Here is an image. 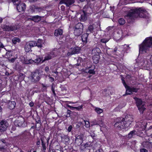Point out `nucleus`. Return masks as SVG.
<instances>
[{
  "instance_id": "obj_1",
  "label": "nucleus",
  "mask_w": 152,
  "mask_h": 152,
  "mask_svg": "<svg viewBox=\"0 0 152 152\" xmlns=\"http://www.w3.org/2000/svg\"><path fill=\"white\" fill-rule=\"evenodd\" d=\"M139 52L146 56L151 55L150 61L152 64V37H147L139 45Z\"/></svg>"
},
{
  "instance_id": "obj_2",
  "label": "nucleus",
  "mask_w": 152,
  "mask_h": 152,
  "mask_svg": "<svg viewBox=\"0 0 152 152\" xmlns=\"http://www.w3.org/2000/svg\"><path fill=\"white\" fill-rule=\"evenodd\" d=\"M133 121V118L130 115H127L124 118H120L116 119L114 126L119 130L126 129L131 125Z\"/></svg>"
},
{
  "instance_id": "obj_3",
  "label": "nucleus",
  "mask_w": 152,
  "mask_h": 152,
  "mask_svg": "<svg viewBox=\"0 0 152 152\" xmlns=\"http://www.w3.org/2000/svg\"><path fill=\"white\" fill-rule=\"evenodd\" d=\"M31 135L30 132L26 130L18 135L17 137V139H19L23 145H28L31 143Z\"/></svg>"
},
{
  "instance_id": "obj_4",
  "label": "nucleus",
  "mask_w": 152,
  "mask_h": 152,
  "mask_svg": "<svg viewBox=\"0 0 152 152\" xmlns=\"http://www.w3.org/2000/svg\"><path fill=\"white\" fill-rule=\"evenodd\" d=\"M139 11L137 9H136L131 10L128 12L127 15L125 16V18L127 19L128 23H132L135 18V15H137V13Z\"/></svg>"
},
{
  "instance_id": "obj_5",
  "label": "nucleus",
  "mask_w": 152,
  "mask_h": 152,
  "mask_svg": "<svg viewBox=\"0 0 152 152\" xmlns=\"http://www.w3.org/2000/svg\"><path fill=\"white\" fill-rule=\"evenodd\" d=\"M2 28L3 31L11 32L17 30L18 27L17 25H9L8 24L6 23L4 24L2 26Z\"/></svg>"
},
{
  "instance_id": "obj_6",
  "label": "nucleus",
  "mask_w": 152,
  "mask_h": 152,
  "mask_svg": "<svg viewBox=\"0 0 152 152\" xmlns=\"http://www.w3.org/2000/svg\"><path fill=\"white\" fill-rule=\"evenodd\" d=\"M83 30V24L81 23H78L75 26L74 34L76 36H79L82 34Z\"/></svg>"
},
{
  "instance_id": "obj_7",
  "label": "nucleus",
  "mask_w": 152,
  "mask_h": 152,
  "mask_svg": "<svg viewBox=\"0 0 152 152\" xmlns=\"http://www.w3.org/2000/svg\"><path fill=\"white\" fill-rule=\"evenodd\" d=\"M121 80H122V83L126 89V93L124 95V96L128 95H130L132 94V87H130V86L127 85L124 78H121Z\"/></svg>"
},
{
  "instance_id": "obj_8",
  "label": "nucleus",
  "mask_w": 152,
  "mask_h": 152,
  "mask_svg": "<svg viewBox=\"0 0 152 152\" xmlns=\"http://www.w3.org/2000/svg\"><path fill=\"white\" fill-rule=\"evenodd\" d=\"M35 44L36 43L34 42V41H30L27 42L25 47V51L27 52L31 51V48L35 46Z\"/></svg>"
},
{
  "instance_id": "obj_9",
  "label": "nucleus",
  "mask_w": 152,
  "mask_h": 152,
  "mask_svg": "<svg viewBox=\"0 0 152 152\" xmlns=\"http://www.w3.org/2000/svg\"><path fill=\"white\" fill-rule=\"evenodd\" d=\"M40 73L38 70H35L34 72H32L31 74L32 80L33 81L36 82L39 81L40 78Z\"/></svg>"
},
{
  "instance_id": "obj_10",
  "label": "nucleus",
  "mask_w": 152,
  "mask_h": 152,
  "mask_svg": "<svg viewBox=\"0 0 152 152\" xmlns=\"http://www.w3.org/2000/svg\"><path fill=\"white\" fill-rule=\"evenodd\" d=\"M49 139H48L47 140L45 137L41 138V145L42 148L41 151L42 152H46V145L48 146L49 144Z\"/></svg>"
},
{
  "instance_id": "obj_11",
  "label": "nucleus",
  "mask_w": 152,
  "mask_h": 152,
  "mask_svg": "<svg viewBox=\"0 0 152 152\" xmlns=\"http://www.w3.org/2000/svg\"><path fill=\"white\" fill-rule=\"evenodd\" d=\"M137 10L139 11L138 13H137V15L140 17L146 19L148 18V17L146 11L142 9L141 8H139L137 9Z\"/></svg>"
},
{
  "instance_id": "obj_12",
  "label": "nucleus",
  "mask_w": 152,
  "mask_h": 152,
  "mask_svg": "<svg viewBox=\"0 0 152 152\" xmlns=\"http://www.w3.org/2000/svg\"><path fill=\"white\" fill-rule=\"evenodd\" d=\"M8 126V123L6 121H1L0 122V131L3 132L5 131Z\"/></svg>"
},
{
  "instance_id": "obj_13",
  "label": "nucleus",
  "mask_w": 152,
  "mask_h": 152,
  "mask_svg": "<svg viewBox=\"0 0 152 152\" xmlns=\"http://www.w3.org/2000/svg\"><path fill=\"white\" fill-rule=\"evenodd\" d=\"M20 0L18 2H17V4H14L17 5V9L19 12H24L26 8V5L24 3H22L20 4Z\"/></svg>"
},
{
  "instance_id": "obj_14",
  "label": "nucleus",
  "mask_w": 152,
  "mask_h": 152,
  "mask_svg": "<svg viewBox=\"0 0 152 152\" xmlns=\"http://www.w3.org/2000/svg\"><path fill=\"white\" fill-rule=\"evenodd\" d=\"M83 135L80 134L75 136V144L77 145H80L82 144L83 142Z\"/></svg>"
},
{
  "instance_id": "obj_15",
  "label": "nucleus",
  "mask_w": 152,
  "mask_h": 152,
  "mask_svg": "<svg viewBox=\"0 0 152 152\" xmlns=\"http://www.w3.org/2000/svg\"><path fill=\"white\" fill-rule=\"evenodd\" d=\"M44 18L43 16L36 15L31 16V18H28V20L32 21L35 23H38L41 20L42 18Z\"/></svg>"
},
{
  "instance_id": "obj_16",
  "label": "nucleus",
  "mask_w": 152,
  "mask_h": 152,
  "mask_svg": "<svg viewBox=\"0 0 152 152\" xmlns=\"http://www.w3.org/2000/svg\"><path fill=\"white\" fill-rule=\"evenodd\" d=\"M55 56L54 53L52 52L46 53L45 54L44 59L42 61V62H43L46 61H48L51 59Z\"/></svg>"
},
{
  "instance_id": "obj_17",
  "label": "nucleus",
  "mask_w": 152,
  "mask_h": 152,
  "mask_svg": "<svg viewBox=\"0 0 152 152\" xmlns=\"http://www.w3.org/2000/svg\"><path fill=\"white\" fill-rule=\"evenodd\" d=\"M24 122V120L23 118L21 119L18 118L17 120H16L14 123L15 126H16L19 127H23L24 124L23 123Z\"/></svg>"
},
{
  "instance_id": "obj_18",
  "label": "nucleus",
  "mask_w": 152,
  "mask_h": 152,
  "mask_svg": "<svg viewBox=\"0 0 152 152\" xmlns=\"http://www.w3.org/2000/svg\"><path fill=\"white\" fill-rule=\"evenodd\" d=\"M75 0H61L59 2V4H64L66 6L69 7L73 4Z\"/></svg>"
},
{
  "instance_id": "obj_19",
  "label": "nucleus",
  "mask_w": 152,
  "mask_h": 152,
  "mask_svg": "<svg viewBox=\"0 0 152 152\" xmlns=\"http://www.w3.org/2000/svg\"><path fill=\"white\" fill-rule=\"evenodd\" d=\"M142 145L144 148L149 150L152 149V142L148 141H144L142 142Z\"/></svg>"
},
{
  "instance_id": "obj_20",
  "label": "nucleus",
  "mask_w": 152,
  "mask_h": 152,
  "mask_svg": "<svg viewBox=\"0 0 152 152\" xmlns=\"http://www.w3.org/2000/svg\"><path fill=\"white\" fill-rule=\"evenodd\" d=\"M32 12H39L43 10V8L41 7H39L38 6L33 5L30 8Z\"/></svg>"
},
{
  "instance_id": "obj_21",
  "label": "nucleus",
  "mask_w": 152,
  "mask_h": 152,
  "mask_svg": "<svg viewBox=\"0 0 152 152\" xmlns=\"http://www.w3.org/2000/svg\"><path fill=\"white\" fill-rule=\"evenodd\" d=\"M88 33H84L81 36V40L83 44L85 45L87 42V39L88 36Z\"/></svg>"
},
{
  "instance_id": "obj_22",
  "label": "nucleus",
  "mask_w": 152,
  "mask_h": 152,
  "mask_svg": "<svg viewBox=\"0 0 152 152\" xmlns=\"http://www.w3.org/2000/svg\"><path fill=\"white\" fill-rule=\"evenodd\" d=\"M91 7L88 5L85 6L83 8L82 12L83 13H85L86 14H91Z\"/></svg>"
},
{
  "instance_id": "obj_23",
  "label": "nucleus",
  "mask_w": 152,
  "mask_h": 152,
  "mask_svg": "<svg viewBox=\"0 0 152 152\" xmlns=\"http://www.w3.org/2000/svg\"><path fill=\"white\" fill-rule=\"evenodd\" d=\"M16 104V102L14 101H9L8 103V107L10 110L14 109Z\"/></svg>"
},
{
  "instance_id": "obj_24",
  "label": "nucleus",
  "mask_w": 152,
  "mask_h": 152,
  "mask_svg": "<svg viewBox=\"0 0 152 152\" xmlns=\"http://www.w3.org/2000/svg\"><path fill=\"white\" fill-rule=\"evenodd\" d=\"M73 53L74 54H78L80 53L81 48L78 46H75L73 48H71Z\"/></svg>"
},
{
  "instance_id": "obj_25",
  "label": "nucleus",
  "mask_w": 152,
  "mask_h": 152,
  "mask_svg": "<svg viewBox=\"0 0 152 152\" xmlns=\"http://www.w3.org/2000/svg\"><path fill=\"white\" fill-rule=\"evenodd\" d=\"M140 125V131H143L146 129L147 123L145 121H142L139 124Z\"/></svg>"
},
{
  "instance_id": "obj_26",
  "label": "nucleus",
  "mask_w": 152,
  "mask_h": 152,
  "mask_svg": "<svg viewBox=\"0 0 152 152\" xmlns=\"http://www.w3.org/2000/svg\"><path fill=\"white\" fill-rule=\"evenodd\" d=\"M100 58L99 55H94L92 57L93 62L95 64H97L98 63Z\"/></svg>"
},
{
  "instance_id": "obj_27",
  "label": "nucleus",
  "mask_w": 152,
  "mask_h": 152,
  "mask_svg": "<svg viewBox=\"0 0 152 152\" xmlns=\"http://www.w3.org/2000/svg\"><path fill=\"white\" fill-rule=\"evenodd\" d=\"M133 98L136 101L137 107L142 105V101L141 99L139 98L136 97H134Z\"/></svg>"
},
{
  "instance_id": "obj_28",
  "label": "nucleus",
  "mask_w": 152,
  "mask_h": 152,
  "mask_svg": "<svg viewBox=\"0 0 152 152\" xmlns=\"http://www.w3.org/2000/svg\"><path fill=\"white\" fill-rule=\"evenodd\" d=\"M63 31L62 29L58 28L55 31L54 34L55 36L57 37L62 35Z\"/></svg>"
},
{
  "instance_id": "obj_29",
  "label": "nucleus",
  "mask_w": 152,
  "mask_h": 152,
  "mask_svg": "<svg viewBox=\"0 0 152 152\" xmlns=\"http://www.w3.org/2000/svg\"><path fill=\"white\" fill-rule=\"evenodd\" d=\"M95 28L94 25H90L88 26L87 29L86 31L87 32L89 33V34L91 33H93L94 32Z\"/></svg>"
},
{
  "instance_id": "obj_30",
  "label": "nucleus",
  "mask_w": 152,
  "mask_h": 152,
  "mask_svg": "<svg viewBox=\"0 0 152 152\" xmlns=\"http://www.w3.org/2000/svg\"><path fill=\"white\" fill-rule=\"evenodd\" d=\"M14 53L12 51H11V50L10 51H8L6 54V57L8 59H9L10 58L14 57Z\"/></svg>"
},
{
  "instance_id": "obj_31",
  "label": "nucleus",
  "mask_w": 152,
  "mask_h": 152,
  "mask_svg": "<svg viewBox=\"0 0 152 152\" xmlns=\"http://www.w3.org/2000/svg\"><path fill=\"white\" fill-rule=\"evenodd\" d=\"M92 53L94 54V55H100V54L101 53V51L99 48H96L93 49Z\"/></svg>"
},
{
  "instance_id": "obj_32",
  "label": "nucleus",
  "mask_w": 152,
  "mask_h": 152,
  "mask_svg": "<svg viewBox=\"0 0 152 152\" xmlns=\"http://www.w3.org/2000/svg\"><path fill=\"white\" fill-rule=\"evenodd\" d=\"M87 19V14H86L85 13H83L82 12L81 14V16L80 17V20L81 21H86Z\"/></svg>"
},
{
  "instance_id": "obj_33",
  "label": "nucleus",
  "mask_w": 152,
  "mask_h": 152,
  "mask_svg": "<svg viewBox=\"0 0 152 152\" xmlns=\"http://www.w3.org/2000/svg\"><path fill=\"white\" fill-rule=\"evenodd\" d=\"M42 137H45L46 138V139L47 140H48V139H49V140H50V138L49 137L48 138H47L46 137L43 136V137H41L40 139L39 138H37V140L36 142V145H37V147H39L40 146V145L41 144V138H42Z\"/></svg>"
},
{
  "instance_id": "obj_34",
  "label": "nucleus",
  "mask_w": 152,
  "mask_h": 152,
  "mask_svg": "<svg viewBox=\"0 0 152 152\" xmlns=\"http://www.w3.org/2000/svg\"><path fill=\"white\" fill-rule=\"evenodd\" d=\"M91 143L90 142H86L84 144H83L81 145V148L82 150H85L88 149V147H90Z\"/></svg>"
},
{
  "instance_id": "obj_35",
  "label": "nucleus",
  "mask_w": 152,
  "mask_h": 152,
  "mask_svg": "<svg viewBox=\"0 0 152 152\" xmlns=\"http://www.w3.org/2000/svg\"><path fill=\"white\" fill-rule=\"evenodd\" d=\"M43 61V57H40L39 56H37V58L34 60V61L35 63L37 64H41L43 62L42 61Z\"/></svg>"
},
{
  "instance_id": "obj_36",
  "label": "nucleus",
  "mask_w": 152,
  "mask_h": 152,
  "mask_svg": "<svg viewBox=\"0 0 152 152\" xmlns=\"http://www.w3.org/2000/svg\"><path fill=\"white\" fill-rule=\"evenodd\" d=\"M34 42L36 43L35 46H37L38 48H41L42 47V40L40 39H39L37 40V42H36L34 41Z\"/></svg>"
},
{
  "instance_id": "obj_37",
  "label": "nucleus",
  "mask_w": 152,
  "mask_h": 152,
  "mask_svg": "<svg viewBox=\"0 0 152 152\" xmlns=\"http://www.w3.org/2000/svg\"><path fill=\"white\" fill-rule=\"evenodd\" d=\"M138 109L140 113V114H142L144 111L145 109V108L142 105L137 106Z\"/></svg>"
},
{
  "instance_id": "obj_38",
  "label": "nucleus",
  "mask_w": 152,
  "mask_h": 152,
  "mask_svg": "<svg viewBox=\"0 0 152 152\" xmlns=\"http://www.w3.org/2000/svg\"><path fill=\"white\" fill-rule=\"evenodd\" d=\"M20 40L19 38L18 37H14L12 39V42L14 44H16L17 42L19 43L20 42Z\"/></svg>"
},
{
  "instance_id": "obj_39",
  "label": "nucleus",
  "mask_w": 152,
  "mask_h": 152,
  "mask_svg": "<svg viewBox=\"0 0 152 152\" xmlns=\"http://www.w3.org/2000/svg\"><path fill=\"white\" fill-rule=\"evenodd\" d=\"M94 110L95 111L99 114H100L103 112L102 109L98 107H96Z\"/></svg>"
},
{
  "instance_id": "obj_40",
  "label": "nucleus",
  "mask_w": 152,
  "mask_h": 152,
  "mask_svg": "<svg viewBox=\"0 0 152 152\" xmlns=\"http://www.w3.org/2000/svg\"><path fill=\"white\" fill-rule=\"evenodd\" d=\"M118 22L120 25H123L126 22L124 19L121 18L118 19Z\"/></svg>"
},
{
  "instance_id": "obj_41",
  "label": "nucleus",
  "mask_w": 152,
  "mask_h": 152,
  "mask_svg": "<svg viewBox=\"0 0 152 152\" xmlns=\"http://www.w3.org/2000/svg\"><path fill=\"white\" fill-rule=\"evenodd\" d=\"M136 131L133 130L130 132L128 134V137L129 138H131L133 136L134 134H135Z\"/></svg>"
},
{
  "instance_id": "obj_42",
  "label": "nucleus",
  "mask_w": 152,
  "mask_h": 152,
  "mask_svg": "<svg viewBox=\"0 0 152 152\" xmlns=\"http://www.w3.org/2000/svg\"><path fill=\"white\" fill-rule=\"evenodd\" d=\"M55 86H53V84L51 86V90L52 92V94L55 97L56 96V94L55 92Z\"/></svg>"
},
{
  "instance_id": "obj_43",
  "label": "nucleus",
  "mask_w": 152,
  "mask_h": 152,
  "mask_svg": "<svg viewBox=\"0 0 152 152\" xmlns=\"http://www.w3.org/2000/svg\"><path fill=\"white\" fill-rule=\"evenodd\" d=\"M36 124H37L41 123V119L39 116L37 115L35 119Z\"/></svg>"
},
{
  "instance_id": "obj_44",
  "label": "nucleus",
  "mask_w": 152,
  "mask_h": 152,
  "mask_svg": "<svg viewBox=\"0 0 152 152\" xmlns=\"http://www.w3.org/2000/svg\"><path fill=\"white\" fill-rule=\"evenodd\" d=\"M84 122L86 127L87 128L89 127L90 126V124L89 121H88L84 120Z\"/></svg>"
},
{
  "instance_id": "obj_45",
  "label": "nucleus",
  "mask_w": 152,
  "mask_h": 152,
  "mask_svg": "<svg viewBox=\"0 0 152 152\" xmlns=\"http://www.w3.org/2000/svg\"><path fill=\"white\" fill-rule=\"evenodd\" d=\"M88 73L90 74H92L94 75L95 74V72L94 70V69H89L88 71Z\"/></svg>"
},
{
  "instance_id": "obj_46",
  "label": "nucleus",
  "mask_w": 152,
  "mask_h": 152,
  "mask_svg": "<svg viewBox=\"0 0 152 152\" xmlns=\"http://www.w3.org/2000/svg\"><path fill=\"white\" fill-rule=\"evenodd\" d=\"M83 107V105H82L76 107H73L74 109H75L77 110H80L82 109Z\"/></svg>"
},
{
  "instance_id": "obj_47",
  "label": "nucleus",
  "mask_w": 152,
  "mask_h": 152,
  "mask_svg": "<svg viewBox=\"0 0 152 152\" xmlns=\"http://www.w3.org/2000/svg\"><path fill=\"white\" fill-rule=\"evenodd\" d=\"M132 92L137 93L139 90V88H134V87H132Z\"/></svg>"
},
{
  "instance_id": "obj_48",
  "label": "nucleus",
  "mask_w": 152,
  "mask_h": 152,
  "mask_svg": "<svg viewBox=\"0 0 152 152\" xmlns=\"http://www.w3.org/2000/svg\"><path fill=\"white\" fill-rule=\"evenodd\" d=\"M4 88V86L2 84L1 80L0 81V92H1Z\"/></svg>"
},
{
  "instance_id": "obj_49",
  "label": "nucleus",
  "mask_w": 152,
  "mask_h": 152,
  "mask_svg": "<svg viewBox=\"0 0 152 152\" xmlns=\"http://www.w3.org/2000/svg\"><path fill=\"white\" fill-rule=\"evenodd\" d=\"M109 41V39H102L101 40V42L103 43H106Z\"/></svg>"
},
{
  "instance_id": "obj_50",
  "label": "nucleus",
  "mask_w": 152,
  "mask_h": 152,
  "mask_svg": "<svg viewBox=\"0 0 152 152\" xmlns=\"http://www.w3.org/2000/svg\"><path fill=\"white\" fill-rule=\"evenodd\" d=\"M14 4H17V2H19L20 0H10Z\"/></svg>"
},
{
  "instance_id": "obj_51",
  "label": "nucleus",
  "mask_w": 152,
  "mask_h": 152,
  "mask_svg": "<svg viewBox=\"0 0 152 152\" xmlns=\"http://www.w3.org/2000/svg\"><path fill=\"white\" fill-rule=\"evenodd\" d=\"M15 59H16L14 57H13V58L12 57V58L11 59H9V61L10 62L13 63L15 61Z\"/></svg>"
},
{
  "instance_id": "obj_52",
  "label": "nucleus",
  "mask_w": 152,
  "mask_h": 152,
  "mask_svg": "<svg viewBox=\"0 0 152 152\" xmlns=\"http://www.w3.org/2000/svg\"><path fill=\"white\" fill-rule=\"evenodd\" d=\"M72 125H70L69 126V127L68 128L67 130L68 132H71V130H72Z\"/></svg>"
},
{
  "instance_id": "obj_53",
  "label": "nucleus",
  "mask_w": 152,
  "mask_h": 152,
  "mask_svg": "<svg viewBox=\"0 0 152 152\" xmlns=\"http://www.w3.org/2000/svg\"><path fill=\"white\" fill-rule=\"evenodd\" d=\"M140 152H148V151L144 148H142L140 149Z\"/></svg>"
},
{
  "instance_id": "obj_54",
  "label": "nucleus",
  "mask_w": 152,
  "mask_h": 152,
  "mask_svg": "<svg viewBox=\"0 0 152 152\" xmlns=\"http://www.w3.org/2000/svg\"><path fill=\"white\" fill-rule=\"evenodd\" d=\"M90 68V67H89L88 68H86L85 69H84L83 70V72L86 73H88V71L89 70V69Z\"/></svg>"
},
{
  "instance_id": "obj_55",
  "label": "nucleus",
  "mask_w": 152,
  "mask_h": 152,
  "mask_svg": "<svg viewBox=\"0 0 152 152\" xmlns=\"http://www.w3.org/2000/svg\"><path fill=\"white\" fill-rule=\"evenodd\" d=\"M93 125H99V123L98 121H94L93 122Z\"/></svg>"
},
{
  "instance_id": "obj_56",
  "label": "nucleus",
  "mask_w": 152,
  "mask_h": 152,
  "mask_svg": "<svg viewBox=\"0 0 152 152\" xmlns=\"http://www.w3.org/2000/svg\"><path fill=\"white\" fill-rule=\"evenodd\" d=\"M49 79V81L51 82H53L54 81V79L53 77H50Z\"/></svg>"
},
{
  "instance_id": "obj_57",
  "label": "nucleus",
  "mask_w": 152,
  "mask_h": 152,
  "mask_svg": "<svg viewBox=\"0 0 152 152\" xmlns=\"http://www.w3.org/2000/svg\"><path fill=\"white\" fill-rule=\"evenodd\" d=\"M73 54H74L72 52V51L71 50V52H68L67 53V55L68 56H70Z\"/></svg>"
},
{
  "instance_id": "obj_58",
  "label": "nucleus",
  "mask_w": 152,
  "mask_h": 152,
  "mask_svg": "<svg viewBox=\"0 0 152 152\" xmlns=\"http://www.w3.org/2000/svg\"><path fill=\"white\" fill-rule=\"evenodd\" d=\"M34 103L32 102H30L29 103V106L31 107H32L34 106Z\"/></svg>"
},
{
  "instance_id": "obj_59",
  "label": "nucleus",
  "mask_w": 152,
  "mask_h": 152,
  "mask_svg": "<svg viewBox=\"0 0 152 152\" xmlns=\"http://www.w3.org/2000/svg\"><path fill=\"white\" fill-rule=\"evenodd\" d=\"M15 126H12L11 128V130L13 131H15L16 129V127Z\"/></svg>"
},
{
  "instance_id": "obj_60",
  "label": "nucleus",
  "mask_w": 152,
  "mask_h": 152,
  "mask_svg": "<svg viewBox=\"0 0 152 152\" xmlns=\"http://www.w3.org/2000/svg\"><path fill=\"white\" fill-rule=\"evenodd\" d=\"M43 89L45 91L47 90V87L46 86L43 84H42Z\"/></svg>"
},
{
  "instance_id": "obj_61",
  "label": "nucleus",
  "mask_w": 152,
  "mask_h": 152,
  "mask_svg": "<svg viewBox=\"0 0 152 152\" xmlns=\"http://www.w3.org/2000/svg\"><path fill=\"white\" fill-rule=\"evenodd\" d=\"M24 63L26 64H29V60H25L24 61Z\"/></svg>"
},
{
  "instance_id": "obj_62",
  "label": "nucleus",
  "mask_w": 152,
  "mask_h": 152,
  "mask_svg": "<svg viewBox=\"0 0 152 152\" xmlns=\"http://www.w3.org/2000/svg\"><path fill=\"white\" fill-rule=\"evenodd\" d=\"M34 61H33V60L31 59H30L29 60V64H32Z\"/></svg>"
},
{
  "instance_id": "obj_63",
  "label": "nucleus",
  "mask_w": 152,
  "mask_h": 152,
  "mask_svg": "<svg viewBox=\"0 0 152 152\" xmlns=\"http://www.w3.org/2000/svg\"><path fill=\"white\" fill-rule=\"evenodd\" d=\"M61 10L64 11L65 10V7L64 6L62 5L61 6Z\"/></svg>"
},
{
  "instance_id": "obj_64",
  "label": "nucleus",
  "mask_w": 152,
  "mask_h": 152,
  "mask_svg": "<svg viewBox=\"0 0 152 152\" xmlns=\"http://www.w3.org/2000/svg\"><path fill=\"white\" fill-rule=\"evenodd\" d=\"M45 70L46 72H48L49 70V67L48 66H46L45 68Z\"/></svg>"
}]
</instances>
